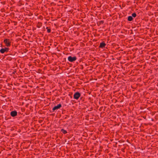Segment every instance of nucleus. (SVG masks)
Listing matches in <instances>:
<instances>
[{"label": "nucleus", "mask_w": 158, "mask_h": 158, "mask_svg": "<svg viewBox=\"0 0 158 158\" xmlns=\"http://www.w3.org/2000/svg\"><path fill=\"white\" fill-rule=\"evenodd\" d=\"M61 131L64 134L67 133V131L63 129H62L61 130Z\"/></svg>", "instance_id": "10"}, {"label": "nucleus", "mask_w": 158, "mask_h": 158, "mask_svg": "<svg viewBox=\"0 0 158 158\" xmlns=\"http://www.w3.org/2000/svg\"><path fill=\"white\" fill-rule=\"evenodd\" d=\"M9 50V48H2L0 50V52L2 53H4L5 52H7Z\"/></svg>", "instance_id": "5"}, {"label": "nucleus", "mask_w": 158, "mask_h": 158, "mask_svg": "<svg viewBox=\"0 0 158 158\" xmlns=\"http://www.w3.org/2000/svg\"><path fill=\"white\" fill-rule=\"evenodd\" d=\"M4 42L7 47H10V46L11 42L9 39H6L4 40Z\"/></svg>", "instance_id": "2"}, {"label": "nucleus", "mask_w": 158, "mask_h": 158, "mask_svg": "<svg viewBox=\"0 0 158 158\" xmlns=\"http://www.w3.org/2000/svg\"><path fill=\"white\" fill-rule=\"evenodd\" d=\"M42 26V23L41 22H38L37 24V25H36V26L37 27H38V28H40V27H41Z\"/></svg>", "instance_id": "8"}, {"label": "nucleus", "mask_w": 158, "mask_h": 158, "mask_svg": "<svg viewBox=\"0 0 158 158\" xmlns=\"http://www.w3.org/2000/svg\"><path fill=\"white\" fill-rule=\"evenodd\" d=\"M10 115L12 117H14L17 115V112L15 110L12 111L10 113Z\"/></svg>", "instance_id": "6"}, {"label": "nucleus", "mask_w": 158, "mask_h": 158, "mask_svg": "<svg viewBox=\"0 0 158 158\" xmlns=\"http://www.w3.org/2000/svg\"><path fill=\"white\" fill-rule=\"evenodd\" d=\"M136 16V14L134 13L132 14L131 16H132V17H133L135 18Z\"/></svg>", "instance_id": "12"}, {"label": "nucleus", "mask_w": 158, "mask_h": 158, "mask_svg": "<svg viewBox=\"0 0 158 158\" xmlns=\"http://www.w3.org/2000/svg\"><path fill=\"white\" fill-rule=\"evenodd\" d=\"M77 59L76 56L72 57L71 56H69L68 58V60L70 62H73L75 61Z\"/></svg>", "instance_id": "1"}, {"label": "nucleus", "mask_w": 158, "mask_h": 158, "mask_svg": "<svg viewBox=\"0 0 158 158\" xmlns=\"http://www.w3.org/2000/svg\"><path fill=\"white\" fill-rule=\"evenodd\" d=\"M62 106V105L61 104H59L57 106H54L52 109V112H53V111H54L55 110H57L61 107Z\"/></svg>", "instance_id": "4"}, {"label": "nucleus", "mask_w": 158, "mask_h": 158, "mask_svg": "<svg viewBox=\"0 0 158 158\" xmlns=\"http://www.w3.org/2000/svg\"><path fill=\"white\" fill-rule=\"evenodd\" d=\"M46 29L47 30V32L48 33H49L51 32V29H48V27H46Z\"/></svg>", "instance_id": "11"}, {"label": "nucleus", "mask_w": 158, "mask_h": 158, "mask_svg": "<svg viewBox=\"0 0 158 158\" xmlns=\"http://www.w3.org/2000/svg\"><path fill=\"white\" fill-rule=\"evenodd\" d=\"M106 45V44L104 42H102L100 43L99 47L101 48H103Z\"/></svg>", "instance_id": "7"}, {"label": "nucleus", "mask_w": 158, "mask_h": 158, "mask_svg": "<svg viewBox=\"0 0 158 158\" xmlns=\"http://www.w3.org/2000/svg\"><path fill=\"white\" fill-rule=\"evenodd\" d=\"M133 19V18L131 16H129L128 17L127 20L128 21H131Z\"/></svg>", "instance_id": "9"}, {"label": "nucleus", "mask_w": 158, "mask_h": 158, "mask_svg": "<svg viewBox=\"0 0 158 158\" xmlns=\"http://www.w3.org/2000/svg\"><path fill=\"white\" fill-rule=\"evenodd\" d=\"M81 96V94L78 92H76L73 95L74 98L76 100L79 99Z\"/></svg>", "instance_id": "3"}]
</instances>
